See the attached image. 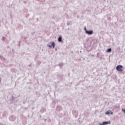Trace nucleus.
I'll list each match as a JSON object with an SVG mask.
<instances>
[{"label": "nucleus", "mask_w": 125, "mask_h": 125, "mask_svg": "<svg viewBox=\"0 0 125 125\" xmlns=\"http://www.w3.org/2000/svg\"><path fill=\"white\" fill-rule=\"evenodd\" d=\"M116 70L117 71H118V72H123V65H118L116 67Z\"/></svg>", "instance_id": "f257e3e1"}, {"label": "nucleus", "mask_w": 125, "mask_h": 125, "mask_svg": "<svg viewBox=\"0 0 125 125\" xmlns=\"http://www.w3.org/2000/svg\"><path fill=\"white\" fill-rule=\"evenodd\" d=\"M110 124H111V121H108V122H103V124H100V125H110Z\"/></svg>", "instance_id": "f03ea898"}, {"label": "nucleus", "mask_w": 125, "mask_h": 125, "mask_svg": "<svg viewBox=\"0 0 125 125\" xmlns=\"http://www.w3.org/2000/svg\"><path fill=\"white\" fill-rule=\"evenodd\" d=\"M86 34H88V35H92V34H93V31L92 30L89 31L86 30Z\"/></svg>", "instance_id": "7ed1b4c3"}, {"label": "nucleus", "mask_w": 125, "mask_h": 125, "mask_svg": "<svg viewBox=\"0 0 125 125\" xmlns=\"http://www.w3.org/2000/svg\"><path fill=\"white\" fill-rule=\"evenodd\" d=\"M62 37H60L58 39V42H62Z\"/></svg>", "instance_id": "20e7f679"}, {"label": "nucleus", "mask_w": 125, "mask_h": 125, "mask_svg": "<svg viewBox=\"0 0 125 125\" xmlns=\"http://www.w3.org/2000/svg\"><path fill=\"white\" fill-rule=\"evenodd\" d=\"M51 44L52 45L53 48H54V47H55V43H54V42H52Z\"/></svg>", "instance_id": "39448f33"}, {"label": "nucleus", "mask_w": 125, "mask_h": 125, "mask_svg": "<svg viewBox=\"0 0 125 125\" xmlns=\"http://www.w3.org/2000/svg\"><path fill=\"white\" fill-rule=\"evenodd\" d=\"M112 51V49L109 48L106 50V52H111Z\"/></svg>", "instance_id": "423d86ee"}, {"label": "nucleus", "mask_w": 125, "mask_h": 125, "mask_svg": "<svg viewBox=\"0 0 125 125\" xmlns=\"http://www.w3.org/2000/svg\"><path fill=\"white\" fill-rule=\"evenodd\" d=\"M109 114H110V111H107L105 112L106 115H109Z\"/></svg>", "instance_id": "0eeeda50"}, {"label": "nucleus", "mask_w": 125, "mask_h": 125, "mask_svg": "<svg viewBox=\"0 0 125 125\" xmlns=\"http://www.w3.org/2000/svg\"><path fill=\"white\" fill-rule=\"evenodd\" d=\"M48 46H49V47H50V48L52 47V46L51 45H49Z\"/></svg>", "instance_id": "6e6552de"}, {"label": "nucleus", "mask_w": 125, "mask_h": 125, "mask_svg": "<svg viewBox=\"0 0 125 125\" xmlns=\"http://www.w3.org/2000/svg\"><path fill=\"white\" fill-rule=\"evenodd\" d=\"M122 111L125 113V109H123Z\"/></svg>", "instance_id": "1a4fd4ad"}, {"label": "nucleus", "mask_w": 125, "mask_h": 125, "mask_svg": "<svg viewBox=\"0 0 125 125\" xmlns=\"http://www.w3.org/2000/svg\"><path fill=\"white\" fill-rule=\"evenodd\" d=\"M84 30H85V32H86V28H85Z\"/></svg>", "instance_id": "9d476101"}, {"label": "nucleus", "mask_w": 125, "mask_h": 125, "mask_svg": "<svg viewBox=\"0 0 125 125\" xmlns=\"http://www.w3.org/2000/svg\"><path fill=\"white\" fill-rule=\"evenodd\" d=\"M111 114L113 115V112H111Z\"/></svg>", "instance_id": "9b49d317"}]
</instances>
